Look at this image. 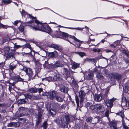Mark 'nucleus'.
<instances>
[{"label":"nucleus","instance_id":"f257e3e1","mask_svg":"<svg viewBox=\"0 0 129 129\" xmlns=\"http://www.w3.org/2000/svg\"><path fill=\"white\" fill-rule=\"evenodd\" d=\"M34 22L33 20H30L29 22V24L27 23L26 26H28L31 27L33 29L36 30H39L47 33H50L51 29L47 24H41L38 20H35V24H32Z\"/></svg>","mask_w":129,"mask_h":129},{"label":"nucleus","instance_id":"f03ea898","mask_svg":"<svg viewBox=\"0 0 129 129\" xmlns=\"http://www.w3.org/2000/svg\"><path fill=\"white\" fill-rule=\"evenodd\" d=\"M52 108L49 110V114L52 115H55L56 112L60 109L59 104L57 103H52L51 105Z\"/></svg>","mask_w":129,"mask_h":129},{"label":"nucleus","instance_id":"7ed1b4c3","mask_svg":"<svg viewBox=\"0 0 129 129\" xmlns=\"http://www.w3.org/2000/svg\"><path fill=\"white\" fill-rule=\"evenodd\" d=\"M63 38L69 37L73 39L74 40H78L75 36L69 35L67 33L59 31L57 32L56 37L58 38H61L62 37Z\"/></svg>","mask_w":129,"mask_h":129},{"label":"nucleus","instance_id":"20e7f679","mask_svg":"<svg viewBox=\"0 0 129 129\" xmlns=\"http://www.w3.org/2000/svg\"><path fill=\"white\" fill-rule=\"evenodd\" d=\"M27 109L23 107L19 108L16 113L15 117V118L23 116L24 114Z\"/></svg>","mask_w":129,"mask_h":129},{"label":"nucleus","instance_id":"39448f33","mask_svg":"<svg viewBox=\"0 0 129 129\" xmlns=\"http://www.w3.org/2000/svg\"><path fill=\"white\" fill-rule=\"evenodd\" d=\"M4 55L6 57V59L9 60L13 59L14 60L15 58L14 56V54L12 53H9L8 51H5L4 53Z\"/></svg>","mask_w":129,"mask_h":129},{"label":"nucleus","instance_id":"423d86ee","mask_svg":"<svg viewBox=\"0 0 129 129\" xmlns=\"http://www.w3.org/2000/svg\"><path fill=\"white\" fill-rule=\"evenodd\" d=\"M22 70L24 71L27 75L29 79L31 78L33 75V72L31 69L29 68L23 67Z\"/></svg>","mask_w":129,"mask_h":129},{"label":"nucleus","instance_id":"0eeeda50","mask_svg":"<svg viewBox=\"0 0 129 129\" xmlns=\"http://www.w3.org/2000/svg\"><path fill=\"white\" fill-rule=\"evenodd\" d=\"M46 96H48L50 99L53 100L55 98L57 93L56 92L52 91L50 92H47L46 93Z\"/></svg>","mask_w":129,"mask_h":129},{"label":"nucleus","instance_id":"6e6552de","mask_svg":"<svg viewBox=\"0 0 129 129\" xmlns=\"http://www.w3.org/2000/svg\"><path fill=\"white\" fill-rule=\"evenodd\" d=\"M63 74L64 75L66 80H67L68 78L70 77L71 74L69 70L66 68H64L63 69Z\"/></svg>","mask_w":129,"mask_h":129},{"label":"nucleus","instance_id":"1a4fd4ad","mask_svg":"<svg viewBox=\"0 0 129 129\" xmlns=\"http://www.w3.org/2000/svg\"><path fill=\"white\" fill-rule=\"evenodd\" d=\"M116 99L113 98L112 99L105 101L106 105L108 107L111 108L113 105V102L116 100Z\"/></svg>","mask_w":129,"mask_h":129},{"label":"nucleus","instance_id":"9d476101","mask_svg":"<svg viewBox=\"0 0 129 129\" xmlns=\"http://www.w3.org/2000/svg\"><path fill=\"white\" fill-rule=\"evenodd\" d=\"M94 101L97 102H100L102 99L103 97L101 94H95L94 95Z\"/></svg>","mask_w":129,"mask_h":129},{"label":"nucleus","instance_id":"9b49d317","mask_svg":"<svg viewBox=\"0 0 129 129\" xmlns=\"http://www.w3.org/2000/svg\"><path fill=\"white\" fill-rule=\"evenodd\" d=\"M76 38L78 40H74L76 42V44L75 45L74 44H73L70 42L69 40H68V39H66V40L68 41V42H69L71 44H72L73 45L75 46L76 47H77L78 48H79L80 47V46L81 45V44L82 43V41H80V40H79L78 39H77L76 37Z\"/></svg>","mask_w":129,"mask_h":129},{"label":"nucleus","instance_id":"f8f14e48","mask_svg":"<svg viewBox=\"0 0 129 129\" xmlns=\"http://www.w3.org/2000/svg\"><path fill=\"white\" fill-rule=\"evenodd\" d=\"M85 96V94L84 91L81 90L79 92V97L80 98V102L81 104L83 102Z\"/></svg>","mask_w":129,"mask_h":129},{"label":"nucleus","instance_id":"ddd939ff","mask_svg":"<svg viewBox=\"0 0 129 129\" xmlns=\"http://www.w3.org/2000/svg\"><path fill=\"white\" fill-rule=\"evenodd\" d=\"M86 107L88 109H90L92 111L94 108V105H93L92 103L90 102L87 103Z\"/></svg>","mask_w":129,"mask_h":129},{"label":"nucleus","instance_id":"4468645a","mask_svg":"<svg viewBox=\"0 0 129 129\" xmlns=\"http://www.w3.org/2000/svg\"><path fill=\"white\" fill-rule=\"evenodd\" d=\"M54 81H62V79L61 75L60 74H56L54 77Z\"/></svg>","mask_w":129,"mask_h":129},{"label":"nucleus","instance_id":"2eb2a0df","mask_svg":"<svg viewBox=\"0 0 129 129\" xmlns=\"http://www.w3.org/2000/svg\"><path fill=\"white\" fill-rule=\"evenodd\" d=\"M58 54L56 51L50 52L49 53L48 56L49 57L52 58H53L57 57V56Z\"/></svg>","mask_w":129,"mask_h":129},{"label":"nucleus","instance_id":"dca6fc26","mask_svg":"<svg viewBox=\"0 0 129 129\" xmlns=\"http://www.w3.org/2000/svg\"><path fill=\"white\" fill-rule=\"evenodd\" d=\"M20 125V123L18 122H11L8 124V126L13 127H17L19 126Z\"/></svg>","mask_w":129,"mask_h":129},{"label":"nucleus","instance_id":"f3484780","mask_svg":"<svg viewBox=\"0 0 129 129\" xmlns=\"http://www.w3.org/2000/svg\"><path fill=\"white\" fill-rule=\"evenodd\" d=\"M49 47L54 48L57 50H60L62 49L60 46L58 45L53 44L50 45H49Z\"/></svg>","mask_w":129,"mask_h":129},{"label":"nucleus","instance_id":"a211bd4d","mask_svg":"<svg viewBox=\"0 0 129 129\" xmlns=\"http://www.w3.org/2000/svg\"><path fill=\"white\" fill-rule=\"evenodd\" d=\"M124 101L123 100V98L122 101V105H123V106H126L127 107H129V100H126L125 98H124Z\"/></svg>","mask_w":129,"mask_h":129},{"label":"nucleus","instance_id":"6ab92c4d","mask_svg":"<svg viewBox=\"0 0 129 129\" xmlns=\"http://www.w3.org/2000/svg\"><path fill=\"white\" fill-rule=\"evenodd\" d=\"M96 77L99 79H103L104 78V77L102 74L99 71L96 72Z\"/></svg>","mask_w":129,"mask_h":129},{"label":"nucleus","instance_id":"aec40b11","mask_svg":"<svg viewBox=\"0 0 129 129\" xmlns=\"http://www.w3.org/2000/svg\"><path fill=\"white\" fill-rule=\"evenodd\" d=\"M28 101L27 99H21L19 100L18 101V103L19 104H22L27 103Z\"/></svg>","mask_w":129,"mask_h":129},{"label":"nucleus","instance_id":"412c9836","mask_svg":"<svg viewBox=\"0 0 129 129\" xmlns=\"http://www.w3.org/2000/svg\"><path fill=\"white\" fill-rule=\"evenodd\" d=\"M59 27H62L66 28H68L70 29H76L78 30H82L83 28L78 27H67L63 26H62L61 25H59L58 26Z\"/></svg>","mask_w":129,"mask_h":129},{"label":"nucleus","instance_id":"4be33fe9","mask_svg":"<svg viewBox=\"0 0 129 129\" xmlns=\"http://www.w3.org/2000/svg\"><path fill=\"white\" fill-rule=\"evenodd\" d=\"M94 108L93 110L98 111L100 110L102 108V105L100 104H97L95 105H94Z\"/></svg>","mask_w":129,"mask_h":129},{"label":"nucleus","instance_id":"5701e85b","mask_svg":"<svg viewBox=\"0 0 129 129\" xmlns=\"http://www.w3.org/2000/svg\"><path fill=\"white\" fill-rule=\"evenodd\" d=\"M71 64L72 65V68L74 69H75L78 68L79 66V64L74 62H71Z\"/></svg>","mask_w":129,"mask_h":129},{"label":"nucleus","instance_id":"b1692460","mask_svg":"<svg viewBox=\"0 0 129 129\" xmlns=\"http://www.w3.org/2000/svg\"><path fill=\"white\" fill-rule=\"evenodd\" d=\"M17 66V64L14 62L12 64H11L9 66V69L13 72V70L16 68Z\"/></svg>","mask_w":129,"mask_h":129},{"label":"nucleus","instance_id":"393cba45","mask_svg":"<svg viewBox=\"0 0 129 129\" xmlns=\"http://www.w3.org/2000/svg\"><path fill=\"white\" fill-rule=\"evenodd\" d=\"M114 78L118 80L120 79L121 78V75L120 74L115 73L113 74Z\"/></svg>","mask_w":129,"mask_h":129},{"label":"nucleus","instance_id":"a878e982","mask_svg":"<svg viewBox=\"0 0 129 129\" xmlns=\"http://www.w3.org/2000/svg\"><path fill=\"white\" fill-rule=\"evenodd\" d=\"M110 125L111 129H117V127L116 126L117 124L116 123L112 122L110 123Z\"/></svg>","mask_w":129,"mask_h":129},{"label":"nucleus","instance_id":"bb28decb","mask_svg":"<svg viewBox=\"0 0 129 129\" xmlns=\"http://www.w3.org/2000/svg\"><path fill=\"white\" fill-rule=\"evenodd\" d=\"M54 77H49L46 78H43L42 79V80L43 81H47L49 82L53 81H54Z\"/></svg>","mask_w":129,"mask_h":129},{"label":"nucleus","instance_id":"cd10ccee","mask_svg":"<svg viewBox=\"0 0 129 129\" xmlns=\"http://www.w3.org/2000/svg\"><path fill=\"white\" fill-rule=\"evenodd\" d=\"M55 99L57 102H61L63 101L62 98L60 96L58 95V94H57L56 95Z\"/></svg>","mask_w":129,"mask_h":129},{"label":"nucleus","instance_id":"c85d7f7f","mask_svg":"<svg viewBox=\"0 0 129 129\" xmlns=\"http://www.w3.org/2000/svg\"><path fill=\"white\" fill-rule=\"evenodd\" d=\"M87 74L88 75L86 76V78L88 80L91 79L93 76V72H88Z\"/></svg>","mask_w":129,"mask_h":129},{"label":"nucleus","instance_id":"c756f323","mask_svg":"<svg viewBox=\"0 0 129 129\" xmlns=\"http://www.w3.org/2000/svg\"><path fill=\"white\" fill-rule=\"evenodd\" d=\"M50 63H49L47 61H45V63L43 64V66L45 69H50Z\"/></svg>","mask_w":129,"mask_h":129},{"label":"nucleus","instance_id":"7c9ffc66","mask_svg":"<svg viewBox=\"0 0 129 129\" xmlns=\"http://www.w3.org/2000/svg\"><path fill=\"white\" fill-rule=\"evenodd\" d=\"M23 46V47H24H24L27 48L29 49L30 50V51L31 52L32 51H33L34 52L32 48L31 47L29 43H28L26 44Z\"/></svg>","mask_w":129,"mask_h":129},{"label":"nucleus","instance_id":"2f4dec72","mask_svg":"<svg viewBox=\"0 0 129 129\" xmlns=\"http://www.w3.org/2000/svg\"><path fill=\"white\" fill-rule=\"evenodd\" d=\"M28 91L30 93H36L37 91V88H31Z\"/></svg>","mask_w":129,"mask_h":129},{"label":"nucleus","instance_id":"473e14b6","mask_svg":"<svg viewBox=\"0 0 129 129\" xmlns=\"http://www.w3.org/2000/svg\"><path fill=\"white\" fill-rule=\"evenodd\" d=\"M116 114L120 116L122 119H123V118L124 117V114L123 111V110H121L120 112L117 113Z\"/></svg>","mask_w":129,"mask_h":129},{"label":"nucleus","instance_id":"72a5a7b5","mask_svg":"<svg viewBox=\"0 0 129 129\" xmlns=\"http://www.w3.org/2000/svg\"><path fill=\"white\" fill-rule=\"evenodd\" d=\"M15 79L16 81H23L24 80L23 79L21 78L19 76H15Z\"/></svg>","mask_w":129,"mask_h":129},{"label":"nucleus","instance_id":"f704fd0d","mask_svg":"<svg viewBox=\"0 0 129 129\" xmlns=\"http://www.w3.org/2000/svg\"><path fill=\"white\" fill-rule=\"evenodd\" d=\"M60 90L62 92L64 93H67V89L64 86L60 88Z\"/></svg>","mask_w":129,"mask_h":129},{"label":"nucleus","instance_id":"c9c22d12","mask_svg":"<svg viewBox=\"0 0 129 129\" xmlns=\"http://www.w3.org/2000/svg\"><path fill=\"white\" fill-rule=\"evenodd\" d=\"M108 93V91H106L105 93V94L103 95V98L105 102L107 101V94Z\"/></svg>","mask_w":129,"mask_h":129},{"label":"nucleus","instance_id":"e433bc0d","mask_svg":"<svg viewBox=\"0 0 129 129\" xmlns=\"http://www.w3.org/2000/svg\"><path fill=\"white\" fill-rule=\"evenodd\" d=\"M122 125L123 128L124 129H128L129 128V127H128L127 126L125 125V122L123 119H122Z\"/></svg>","mask_w":129,"mask_h":129},{"label":"nucleus","instance_id":"4c0bfd02","mask_svg":"<svg viewBox=\"0 0 129 129\" xmlns=\"http://www.w3.org/2000/svg\"><path fill=\"white\" fill-rule=\"evenodd\" d=\"M86 60L90 63H93L95 64V60L93 59L87 58Z\"/></svg>","mask_w":129,"mask_h":129},{"label":"nucleus","instance_id":"58836bf2","mask_svg":"<svg viewBox=\"0 0 129 129\" xmlns=\"http://www.w3.org/2000/svg\"><path fill=\"white\" fill-rule=\"evenodd\" d=\"M123 89L124 92L126 93L129 94V87L128 86H125L123 88Z\"/></svg>","mask_w":129,"mask_h":129},{"label":"nucleus","instance_id":"ea45409f","mask_svg":"<svg viewBox=\"0 0 129 129\" xmlns=\"http://www.w3.org/2000/svg\"><path fill=\"white\" fill-rule=\"evenodd\" d=\"M55 63L56 64V67H63V65L59 62H56Z\"/></svg>","mask_w":129,"mask_h":129},{"label":"nucleus","instance_id":"a19ab883","mask_svg":"<svg viewBox=\"0 0 129 129\" xmlns=\"http://www.w3.org/2000/svg\"><path fill=\"white\" fill-rule=\"evenodd\" d=\"M25 54H28L29 55V56L31 57V58H32L33 60H34L35 59V58L34 56L33 55L31 54V53H23V55H24Z\"/></svg>","mask_w":129,"mask_h":129},{"label":"nucleus","instance_id":"79ce46f5","mask_svg":"<svg viewBox=\"0 0 129 129\" xmlns=\"http://www.w3.org/2000/svg\"><path fill=\"white\" fill-rule=\"evenodd\" d=\"M3 3H4L5 4H8L11 2V1L10 0H3L2 1Z\"/></svg>","mask_w":129,"mask_h":129},{"label":"nucleus","instance_id":"37998d69","mask_svg":"<svg viewBox=\"0 0 129 129\" xmlns=\"http://www.w3.org/2000/svg\"><path fill=\"white\" fill-rule=\"evenodd\" d=\"M75 99L76 101V103L77 104V107L78 108V107H79V99L78 98V97L76 95L75 96Z\"/></svg>","mask_w":129,"mask_h":129},{"label":"nucleus","instance_id":"c03bdc74","mask_svg":"<svg viewBox=\"0 0 129 129\" xmlns=\"http://www.w3.org/2000/svg\"><path fill=\"white\" fill-rule=\"evenodd\" d=\"M9 26L7 25H3L0 23V28H8Z\"/></svg>","mask_w":129,"mask_h":129},{"label":"nucleus","instance_id":"a18cd8bd","mask_svg":"<svg viewBox=\"0 0 129 129\" xmlns=\"http://www.w3.org/2000/svg\"><path fill=\"white\" fill-rule=\"evenodd\" d=\"M41 114H39L37 118V124H39L40 122L41 118Z\"/></svg>","mask_w":129,"mask_h":129},{"label":"nucleus","instance_id":"49530a36","mask_svg":"<svg viewBox=\"0 0 129 129\" xmlns=\"http://www.w3.org/2000/svg\"><path fill=\"white\" fill-rule=\"evenodd\" d=\"M24 95L25 97V98L27 99H31L32 98V95H29L28 93H26L24 94Z\"/></svg>","mask_w":129,"mask_h":129},{"label":"nucleus","instance_id":"de8ad7c7","mask_svg":"<svg viewBox=\"0 0 129 129\" xmlns=\"http://www.w3.org/2000/svg\"><path fill=\"white\" fill-rule=\"evenodd\" d=\"M18 29L19 31L21 32H23L24 30V27L22 26H20Z\"/></svg>","mask_w":129,"mask_h":129},{"label":"nucleus","instance_id":"09e8293b","mask_svg":"<svg viewBox=\"0 0 129 129\" xmlns=\"http://www.w3.org/2000/svg\"><path fill=\"white\" fill-rule=\"evenodd\" d=\"M50 68L54 69L55 68H56L55 63L53 64L50 63Z\"/></svg>","mask_w":129,"mask_h":129},{"label":"nucleus","instance_id":"8fccbe9b","mask_svg":"<svg viewBox=\"0 0 129 129\" xmlns=\"http://www.w3.org/2000/svg\"><path fill=\"white\" fill-rule=\"evenodd\" d=\"M14 47L16 49H18L20 48H23V46L14 44Z\"/></svg>","mask_w":129,"mask_h":129},{"label":"nucleus","instance_id":"3c124183","mask_svg":"<svg viewBox=\"0 0 129 129\" xmlns=\"http://www.w3.org/2000/svg\"><path fill=\"white\" fill-rule=\"evenodd\" d=\"M78 54L80 56L82 57L85 55V54L83 52H78Z\"/></svg>","mask_w":129,"mask_h":129},{"label":"nucleus","instance_id":"603ef678","mask_svg":"<svg viewBox=\"0 0 129 129\" xmlns=\"http://www.w3.org/2000/svg\"><path fill=\"white\" fill-rule=\"evenodd\" d=\"M65 118L67 122L66 123L67 125V123L70 121V117L68 115H67L65 116Z\"/></svg>","mask_w":129,"mask_h":129},{"label":"nucleus","instance_id":"864d4df0","mask_svg":"<svg viewBox=\"0 0 129 129\" xmlns=\"http://www.w3.org/2000/svg\"><path fill=\"white\" fill-rule=\"evenodd\" d=\"M47 123L46 121L44 122L43 124V126L44 127V129H46L47 127Z\"/></svg>","mask_w":129,"mask_h":129},{"label":"nucleus","instance_id":"5fc2aeb1","mask_svg":"<svg viewBox=\"0 0 129 129\" xmlns=\"http://www.w3.org/2000/svg\"><path fill=\"white\" fill-rule=\"evenodd\" d=\"M86 121L88 122H91L92 121V118L91 117H88L86 119Z\"/></svg>","mask_w":129,"mask_h":129},{"label":"nucleus","instance_id":"6e6d98bb","mask_svg":"<svg viewBox=\"0 0 129 129\" xmlns=\"http://www.w3.org/2000/svg\"><path fill=\"white\" fill-rule=\"evenodd\" d=\"M109 111L108 110L106 111L105 112V116L108 117L109 116Z\"/></svg>","mask_w":129,"mask_h":129},{"label":"nucleus","instance_id":"4d7b16f0","mask_svg":"<svg viewBox=\"0 0 129 129\" xmlns=\"http://www.w3.org/2000/svg\"><path fill=\"white\" fill-rule=\"evenodd\" d=\"M20 22V20H16V21H15L14 23H13V24L16 25H17V24L19 22Z\"/></svg>","mask_w":129,"mask_h":129},{"label":"nucleus","instance_id":"13d9d810","mask_svg":"<svg viewBox=\"0 0 129 129\" xmlns=\"http://www.w3.org/2000/svg\"><path fill=\"white\" fill-rule=\"evenodd\" d=\"M36 65H37V68H38V66H39V68H41V64H40L39 62H37V63Z\"/></svg>","mask_w":129,"mask_h":129},{"label":"nucleus","instance_id":"bf43d9fd","mask_svg":"<svg viewBox=\"0 0 129 129\" xmlns=\"http://www.w3.org/2000/svg\"><path fill=\"white\" fill-rule=\"evenodd\" d=\"M5 106V104L4 103H0V107L2 108Z\"/></svg>","mask_w":129,"mask_h":129},{"label":"nucleus","instance_id":"052dcab7","mask_svg":"<svg viewBox=\"0 0 129 129\" xmlns=\"http://www.w3.org/2000/svg\"><path fill=\"white\" fill-rule=\"evenodd\" d=\"M98 71V69L97 67H95L94 69H93V71L92 72H96Z\"/></svg>","mask_w":129,"mask_h":129},{"label":"nucleus","instance_id":"680f3d73","mask_svg":"<svg viewBox=\"0 0 129 129\" xmlns=\"http://www.w3.org/2000/svg\"><path fill=\"white\" fill-rule=\"evenodd\" d=\"M43 90V89L42 88H39L37 89V91H38L40 93Z\"/></svg>","mask_w":129,"mask_h":129},{"label":"nucleus","instance_id":"e2e57ef3","mask_svg":"<svg viewBox=\"0 0 129 129\" xmlns=\"http://www.w3.org/2000/svg\"><path fill=\"white\" fill-rule=\"evenodd\" d=\"M4 65V62H0V67H3Z\"/></svg>","mask_w":129,"mask_h":129},{"label":"nucleus","instance_id":"0e129e2a","mask_svg":"<svg viewBox=\"0 0 129 129\" xmlns=\"http://www.w3.org/2000/svg\"><path fill=\"white\" fill-rule=\"evenodd\" d=\"M72 83L74 85L76 86L77 85V82L73 80L72 81Z\"/></svg>","mask_w":129,"mask_h":129},{"label":"nucleus","instance_id":"69168bd1","mask_svg":"<svg viewBox=\"0 0 129 129\" xmlns=\"http://www.w3.org/2000/svg\"><path fill=\"white\" fill-rule=\"evenodd\" d=\"M0 112L1 113H5V112H6V110H4V109H3V110H1V111H0Z\"/></svg>","mask_w":129,"mask_h":129},{"label":"nucleus","instance_id":"338daca9","mask_svg":"<svg viewBox=\"0 0 129 129\" xmlns=\"http://www.w3.org/2000/svg\"><path fill=\"white\" fill-rule=\"evenodd\" d=\"M30 17L32 19H36V17H33V16H30Z\"/></svg>","mask_w":129,"mask_h":129},{"label":"nucleus","instance_id":"774afa93","mask_svg":"<svg viewBox=\"0 0 129 129\" xmlns=\"http://www.w3.org/2000/svg\"><path fill=\"white\" fill-rule=\"evenodd\" d=\"M113 47L114 48H115L114 45L113 44H111L110 46V47Z\"/></svg>","mask_w":129,"mask_h":129}]
</instances>
